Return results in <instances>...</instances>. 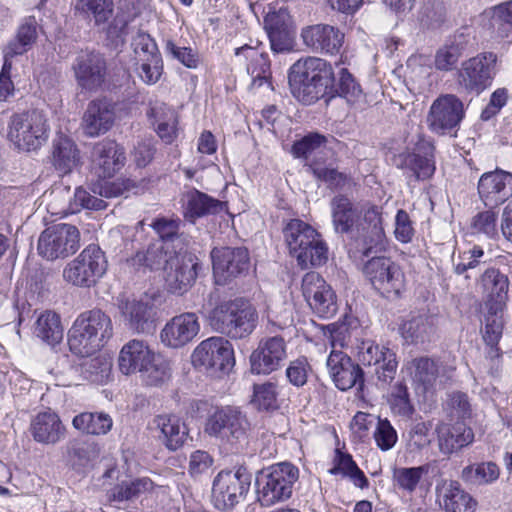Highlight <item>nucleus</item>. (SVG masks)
Wrapping results in <instances>:
<instances>
[{
    "instance_id": "nucleus-4",
    "label": "nucleus",
    "mask_w": 512,
    "mask_h": 512,
    "mask_svg": "<svg viewBox=\"0 0 512 512\" xmlns=\"http://www.w3.org/2000/svg\"><path fill=\"white\" fill-rule=\"evenodd\" d=\"M49 132L46 113L39 109H31L11 115L7 126V139L14 149L31 152L45 145Z\"/></svg>"
},
{
    "instance_id": "nucleus-28",
    "label": "nucleus",
    "mask_w": 512,
    "mask_h": 512,
    "mask_svg": "<svg viewBox=\"0 0 512 512\" xmlns=\"http://www.w3.org/2000/svg\"><path fill=\"white\" fill-rule=\"evenodd\" d=\"M200 325L195 313L187 312L173 317L162 329V342L172 348L183 347L199 333Z\"/></svg>"
},
{
    "instance_id": "nucleus-36",
    "label": "nucleus",
    "mask_w": 512,
    "mask_h": 512,
    "mask_svg": "<svg viewBox=\"0 0 512 512\" xmlns=\"http://www.w3.org/2000/svg\"><path fill=\"white\" fill-rule=\"evenodd\" d=\"M332 223L337 233L347 234L357 228L361 217L360 208L347 196L339 194L331 200Z\"/></svg>"
},
{
    "instance_id": "nucleus-7",
    "label": "nucleus",
    "mask_w": 512,
    "mask_h": 512,
    "mask_svg": "<svg viewBox=\"0 0 512 512\" xmlns=\"http://www.w3.org/2000/svg\"><path fill=\"white\" fill-rule=\"evenodd\" d=\"M192 364L211 376L229 373L235 365L231 343L223 337H210L202 341L193 351Z\"/></svg>"
},
{
    "instance_id": "nucleus-21",
    "label": "nucleus",
    "mask_w": 512,
    "mask_h": 512,
    "mask_svg": "<svg viewBox=\"0 0 512 512\" xmlns=\"http://www.w3.org/2000/svg\"><path fill=\"white\" fill-rule=\"evenodd\" d=\"M106 60L100 53L89 52L79 55L73 71L79 87L87 91H97L106 78Z\"/></svg>"
},
{
    "instance_id": "nucleus-20",
    "label": "nucleus",
    "mask_w": 512,
    "mask_h": 512,
    "mask_svg": "<svg viewBox=\"0 0 512 512\" xmlns=\"http://www.w3.org/2000/svg\"><path fill=\"white\" fill-rule=\"evenodd\" d=\"M327 367L338 389L346 391L356 387L358 391H363L364 371L347 354L333 349L327 359Z\"/></svg>"
},
{
    "instance_id": "nucleus-10",
    "label": "nucleus",
    "mask_w": 512,
    "mask_h": 512,
    "mask_svg": "<svg viewBox=\"0 0 512 512\" xmlns=\"http://www.w3.org/2000/svg\"><path fill=\"white\" fill-rule=\"evenodd\" d=\"M497 55L482 52L462 62L457 73V83L469 94L479 95L489 86L496 75Z\"/></svg>"
},
{
    "instance_id": "nucleus-23",
    "label": "nucleus",
    "mask_w": 512,
    "mask_h": 512,
    "mask_svg": "<svg viewBox=\"0 0 512 512\" xmlns=\"http://www.w3.org/2000/svg\"><path fill=\"white\" fill-rule=\"evenodd\" d=\"M478 194L486 207H496L512 196V174L500 169L484 173L478 181Z\"/></svg>"
},
{
    "instance_id": "nucleus-24",
    "label": "nucleus",
    "mask_w": 512,
    "mask_h": 512,
    "mask_svg": "<svg viewBox=\"0 0 512 512\" xmlns=\"http://www.w3.org/2000/svg\"><path fill=\"white\" fill-rule=\"evenodd\" d=\"M118 308L124 325L136 333H149L154 329V306L148 299H121Z\"/></svg>"
},
{
    "instance_id": "nucleus-63",
    "label": "nucleus",
    "mask_w": 512,
    "mask_h": 512,
    "mask_svg": "<svg viewBox=\"0 0 512 512\" xmlns=\"http://www.w3.org/2000/svg\"><path fill=\"white\" fill-rule=\"evenodd\" d=\"M374 439L382 451L390 450L397 442V433L387 419H379Z\"/></svg>"
},
{
    "instance_id": "nucleus-37",
    "label": "nucleus",
    "mask_w": 512,
    "mask_h": 512,
    "mask_svg": "<svg viewBox=\"0 0 512 512\" xmlns=\"http://www.w3.org/2000/svg\"><path fill=\"white\" fill-rule=\"evenodd\" d=\"M31 433L39 443L55 444L64 437L65 427L59 416L49 410L35 416L31 422Z\"/></svg>"
},
{
    "instance_id": "nucleus-58",
    "label": "nucleus",
    "mask_w": 512,
    "mask_h": 512,
    "mask_svg": "<svg viewBox=\"0 0 512 512\" xmlns=\"http://www.w3.org/2000/svg\"><path fill=\"white\" fill-rule=\"evenodd\" d=\"M502 308L497 309L495 306L490 308L485 318V329L483 339L487 345H497L503 331Z\"/></svg>"
},
{
    "instance_id": "nucleus-33",
    "label": "nucleus",
    "mask_w": 512,
    "mask_h": 512,
    "mask_svg": "<svg viewBox=\"0 0 512 512\" xmlns=\"http://www.w3.org/2000/svg\"><path fill=\"white\" fill-rule=\"evenodd\" d=\"M439 450L444 455H450L458 451L474 440V433L471 428L462 422L453 425L440 423L436 427Z\"/></svg>"
},
{
    "instance_id": "nucleus-44",
    "label": "nucleus",
    "mask_w": 512,
    "mask_h": 512,
    "mask_svg": "<svg viewBox=\"0 0 512 512\" xmlns=\"http://www.w3.org/2000/svg\"><path fill=\"white\" fill-rule=\"evenodd\" d=\"M176 251H171L169 246L163 243H152L146 251L137 252L132 258L134 266H145L151 270L163 269L164 272L170 264V260Z\"/></svg>"
},
{
    "instance_id": "nucleus-22",
    "label": "nucleus",
    "mask_w": 512,
    "mask_h": 512,
    "mask_svg": "<svg viewBox=\"0 0 512 512\" xmlns=\"http://www.w3.org/2000/svg\"><path fill=\"white\" fill-rule=\"evenodd\" d=\"M301 37L305 46L320 54L335 55L344 43V33L328 24H316L302 29Z\"/></svg>"
},
{
    "instance_id": "nucleus-62",
    "label": "nucleus",
    "mask_w": 512,
    "mask_h": 512,
    "mask_svg": "<svg viewBox=\"0 0 512 512\" xmlns=\"http://www.w3.org/2000/svg\"><path fill=\"white\" fill-rule=\"evenodd\" d=\"M461 50L447 43L443 47L439 48L435 55V67L440 71H451L453 70L460 57L462 56Z\"/></svg>"
},
{
    "instance_id": "nucleus-27",
    "label": "nucleus",
    "mask_w": 512,
    "mask_h": 512,
    "mask_svg": "<svg viewBox=\"0 0 512 512\" xmlns=\"http://www.w3.org/2000/svg\"><path fill=\"white\" fill-rule=\"evenodd\" d=\"M413 381L421 384L424 390L433 387L438 381L440 384L447 383L453 376L454 368L439 363L429 357L412 359L407 364Z\"/></svg>"
},
{
    "instance_id": "nucleus-12",
    "label": "nucleus",
    "mask_w": 512,
    "mask_h": 512,
    "mask_svg": "<svg viewBox=\"0 0 512 512\" xmlns=\"http://www.w3.org/2000/svg\"><path fill=\"white\" fill-rule=\"evenodd\" d=\"M250 482L251 476L244 468H239L236 472H219L212 486L211 497L214 506L218 510L234 507L248 492Z\"/></svg>"
},
{
    "instance_id": "nucleus-45",
    "label": "nucleus",
    "mask_w": 512,
    "mask_h": 512,
    "mask_svg": "<svg viewBox=\"0 0 512 512\" xmlns=\"http://www.w3.org/2000/svg\"><path fill=\"white\" fill-rule=\"evenodd\" d=\"M500 476L499 466L492 461L470 464L461 471L460 478L472 486L490 485Z\"/></svg>"
},
{
    "instance_id": "nucleus-57",
    "label": "nucleus",
    "mask_w": 512,
    "mask_h": 512,
    "mask_svg": "<svg viewBox=\"0 0 512 512\" xmlns=\"http://www.w3.org/2000/svg\"><path fill=\"white\" fill-rule=\"evenodd\" d=\"M180 224L181 221L179 218L158 217L154 219L151 227L160 238L158 243L169 246L170 242H174L179 238Z\"/></svg>"
},
{
    "instance_id": "nucleus-64",
    "label": "nucleus",
    "mask_w": 512,
    "mask_h": 512,
    "mask_svg": "<svg viewBox=\"0 0 512 512\" xmlns=\"http://www.w3.org/2000/svg\"><path fill=\"white\" fill-rule=\"evenodd\" d=\"M264 28L266 31L293 30L288 9L281 7L277 11H269L264 18Z\"/></svg>"
},
{
    "instance_id": "nucleus-41",
    "label": "nucleus",
    "mask_w": 512,
    "mask_h": 512,
    "mask_svg": "<svg viewBox=\"0 0 512 512\" xmlns=\"http://www.w3.org/2000/svg\"><path fill=\"white\" fill-rule=\"evenodd\" d=\"M72 426L85 435L103 436L111 431L113 419L102 411H86L74 416Z\"/></svg>"
},
{
    "instance_id": "nucleus-26",
    "label": "nucleus",
    "mask_w": 512,
    "mask_h": 512,
    "mask_svg": "<svg viewBox=\"0 0 512 512\" xmlns=\"http://www.w3.org/2000/svg\"><path fill=\"white\" fill-rule=\"evenodd\" d=\"M283 236L290 255L296 259L301 268H307V259L312 260L313 256H307L303 247L313 243L317 230L300 219H291L283 228Z\"/></svg>"
},
{
    "instance_id": "nucleus-14",
    "label": "nucleus",
    "mask_w": 512,
    "mask_h": 512,
    "mask_svg": "<svg viewBox=\"0 0 512 512\" xmlns=\"http://www.w3.org/2000/svg\"><path fill=\"white\" fill-rule=\"evenodd\" d=\"M435 147L427 139L418 136L412 151H404L394 157V164L417 181L431 178L435 172Z\"/></svg>"
},
{
    "instance_id": "nucleus-16",
    "label": "nucleus",
    "mask_w": 512,
    "mask_h": 512,
    "mask_svg": "<svg viewBox=\"0 0 512 512\" xmlns=\"http://www.w3.org/2000/svg\"><path fill=\"white\" fill-rule=\"evenodd\" d=\"M357 360L359 365L374 366L377 380L384 385L390 384L395 378L398 366L396 354L385 346L363 340L357 346Z\"/></svg>"
},
{
    "instance_id": "nucleus-29",
    "label": "nucleus",
    "mask_w": 512,
    "mask_h": 512,
    "mask_svg": "<svg viewBox=\"0 0 512 512\" xmlns=\"http://www.w3.org/2000/svg\"><path fill=\"white\" fill-rule=\"evenodd\" d=\"M115 106L107 99L91 101L83 115L82 127L86 135L97 137L105 134L114 124Z\"/></svg>"
},
{
    "instance_id": "nucleus-30",
    "label": "nucleus",
    "mask_w": 512,
    "mask_h": 512,
    "mask_svg": "<svg viewBox=\"0 0 512 512\" xmlns=\"http://www.w3.org/2000/svg\"><path fill=\"white\" fill-rule=\"evenodd\" d=\"M124 149L115 141H103L94 146L93 169L100 178L114 176L125 164Z\"/></svg>"
},
{
    "instance_id": "nucleus-11",
    "label": "nucleus",
    "mask_w": 512,
    "mask_h": 512,
    "mask_svg": "<svg viewBox=\"0 0 512 512\" xmlns=\"http://www.w3.org/2000/svg\"><path fill=\"white\" fill-rule=\"evenodd\" d=\"M80 247V232L71 224H57L46 228L38 240V252L47 260L65 258Z\"/></svg>"
},
{
    "instance_id": "nucleus-15",
    "label": "nucleus",
    "mask_w": 512,
    "mask_h": 512,
    "mask_svg": "<svg viewBox=\"0 0 512 512\" xmlns=\"http://www.w3.org/2000/svg\"><path fill=\"white\" fill-rule=\"evenodd\" d=\"M301 290L307 304L317 316L329 319L337 313V296L319 273H306L302 278Z\"/></svg>"
},
{
    "instance_id": "nucleus-35",
    "label": "nucleus",
    "mask_w": 512,
    "mask_h": 512,
    "mask_svg": "<svg viewBox=\"0 0 512 512\" xmlns=\"http://www.w3.org/2000/svg\"><path fill=\"white\" fill-rule=\"evenodd\" d=\"M183 216L186 220L194 222L200 217L216 214L222 210V202L193 188L183 193Z\"/></svg>"
},
{
    "instance_id": "nucleus-53",
    "label": "nucleus",
    "mask_w": 512,
    "mask_h": 512,
    "mask_svg": "<svg viewBox=\"0 0 512 512\" xmlns=\"http://www.w3.org/2000/svg\"><path fill=\"white\" fill-rule=\"evenodd\" d=\"M35 333L50 345L59 343L63 338V327L59 315L51 311L42 313L37 319Z\"/></svg>"
},
{
    "instance_id": "nucleus-38",
    "label": "nucleus",
    "mask_w": 512,
    "mask_h": 512,
    "mask_svg": "<svg viewBox=\"0 0 512 512\" xmlns=\"http://www.w3.org/2000/svg\"><path fill=\"white\" fill-rule=\"evenodd\" d=\"M440 505L445 512H475L477 502L457 481L444 483L440 489Z\"/></svg>"
},
{
    "instance_id": "nucleus-60",
    "label": "nucleus",
    "mask_w": 512,
    "mask_h": 512,
    "mask_svg": "<svg viewBox=\"0 0 512 512\" xmlns=\"http://www.w3.org/2000/svg\"><path fill=\"white\" fill-rule=\"evenodd\" d=\"M137 72L146 84H155L162 74L161 56H151L136 61Z\"/></svg>"
},
{
    "instance_id": "nucleus-48",
    "label": "nucleus",
    "mask_w": 512,
    "mask_h": 512,
    "mask_svg": "<svg viewBox=\"0 0 512 512\" xmlns=\"http://www.w3.org/2000/svg\"><path fill=\"white\" fill-rule=\"evenodd\" d=\"M147 115L153 118V125H156V132L166 143H171L176 136V115L173 110L164 104L152 107Z\"/></svg>"
},
{
    "instance_id": "nucleus-9",
    "label": "nucleus",
    "mask_w": 512,
    "mask_h": 512,
    "mask_svg": "<svg viewBox=\"0 0 512 512\" xmlns=\"http://www.w3.org/2000/svg\"><path fill=\"white\" fill-rule=\"evenodd\" d=\"M362 271L372 287L385 298H397L404 288V273L389 257H371L364 264Z\"/></svg>"
},
{
    "instance_id": "nucleus-8",
    "label": "nucleus",
    "mask_w": 512,
    "mask_h": 512,
    "mask_svg": "<svg viewBox=\"0 0 512 512\" xmlns=\"http://www.w3.org/2000/svg\"><path fill=\"white\" fill-rule=\"evenodd\" d=\"M107 260L99 246H87L63 270V278L79 287H91L105 274Z\"/></svg>"
},
{
    "instance_id": "nucleus-55",
    "label": "nucleus",
    "mask_w": 512,
    "mask_h": 512,
    "mask_svg": "<svg viewBox=\"0 0 512 512\" xmlns=\"http://www.w3.org/2000/svg\"><path fill=\"white\" fill-rule=\"evenodd\" d=\"M130 21L131 19L128 15L122 12H117L115 15L113 14L112 18L107 22V24L98 28L101 29L103 33H105L107 39L112 44L118 46L119 44H123L125 42Z\"/></svg>"
},
{
    "instance_id": "nucleus-51",
    "label": "nucleus",
    "mask_w": 512,
    "mask_h": 512,
    "mask_svg": "<svg viewBox=\"0 0 512 512\" xmlns=\"http://www.w3.org/2000/svg\"><path fill=\"white\" fill-rule=\"evenodd\" d=\"M140 377L149 386H160L171 378L170 362L152 353L149 362L141 369Z\"/></svg>"
},
{
    "instance_id": "nucleus-34",
    "label": "nucleus",
    "mask_w": 512,
    "mask_h": 512,
    "mask_svg": "<svg viewBox=\"0 0 512 512\" xmlns=\"http://www.w3.org/2000/svg\"><path fill=\"white\" fill-rule=\"evenodd\" d=\"M154 351L143 340L132 339L123 345L118 356V368L124 375L139 373Z\"/></svg>"
},
{
    "instance_id": "nucleus-42",
    "label": "nucleus",
    "mask_w": 512,
    "mask_h": 512,
    "mask_svg": "<svg viewBox=\"0 0 512 512\" xmlns=\"http://www.w3.org/2000/svg\"><path fill=\"white\" fill-rule=\"evenodd\" d=\"M235 55H244L246 58L253 60L252 63L247 66V71L252 77V87H261L264 83H268V86H270V62L263 52H258L257 47L245 44L236 48Z\"/></svg>"
},
{
    "instance_id": "nucleus-25",
    "label": "nucleus",
    "mask_w": 512,
    "mask_h": 512,
    "mask_svg": "<svg viewBox=\"0 0 512 512\" xmlns=\"http://www.w3.org/2000/svg\"><path fill=\"white\" fill-rule=\"evenodd\" d=\"M361 217L358 220L357 231L363 235L367 245L363 254L369 257L372 250L383 249L385 231L383 227L382 208L376 205H365L360 208Z\"/></svg>"
},
{
    "instance_id": "nucleus-61",
    "label": "nucleus",
    "mask_w": 512,
    "mask_h": 512,
    "mask_svg": "<svg viewBox=\"0 0 512 512\" xmlns=\"http://www.w3.org/2000/svg\"><path fill=\"white\" fill-rule=\"evenodd\" d=\"M132 46L136 61L142 60V58H150L151 56H160L156 42L144 31L140 30L137 32L133 38Z\"/></svg>"
},
{
    "instance_id": "nucleus-19",
    "label": "nucleus",
    "mask_w": 512,
    "mask_h": 512,
    "mask_svg": "<svg viewBox=\"0 0 512 512\" xmlns=\"http://www.w3.org/2000/svg\"><path fill=\"white\" fill-rule=\"evenodd\" d=\"M200 263L198 258L188 252H177L170 260L165 271V279L169 290L175 294H183L195 283Z\"/></svg>"
},
{
    "instance_id": "nucleus-3",
    "label": "nucleus",
    "mask_w": 512,
    "mask_h": 512,
    "mask_svg": "<svg viewBox=\"0 0 512 512\" xmlns=\"http://www.w3.org/2000/svg\"><path fill=\"white\" fill-rule=\"evenodd\" d=\"M113 335L110 317L99 309L81 313L68 331L70 351L89 357L99 351Z\"/></svg>"
},
{
    "instance_id": "nucleus-54",
    "label": "nucleus",
    "mask_w": 512,
    "mask_h": 512,
    "mask_svg": "<svg viewBox=\"0 0 512 512\" xmlns=\"http://www.w3.org/2000/svg\"><path fill=\"white\" fill-rule=\"evenodd\" d=\"M309 169L313 175L325 182L328 188L333 190H343L351 187L352 179L345 173L339 172L334 168H328L319 164H310Z\"/></svg>"
},
{
    "instance_id": "nucleus-2",
    "label": "nucleus",
    "mask_w": 512,
    "mask_h": 512,
    "mask_svg": "<svg viewBox=\"0 0 512 512\" xmlns=\"http://www.w3.org/2000/svg\"><path fill=\"white\" fill-rule=\"evenodd\" d=\"M288 80L291 93L298 101L310 105L325 98L328 102L333 68L318 57L302 58L291 66Z\"/></svg>"
},
{
    "instance_id": "nucleus-52",
    "label": "nucleus",
    "mask_w": 512,
    "mask_h": 512,
    "mask_svg": "<svg viewBox=\"0 0 512 512\" xmlns=\"http://www.w3.org/2000/svg\"><path fill=\"white\" fill-rule=\"evenodd\" d=\"M422 29L438 30L447 21V8L441 0H428L423 4L418 15Z\"/></svg>"
},
{
    "instance_id": "nucleus-43",
    "label": "nucleus",
    "mask_w": 512,
    "mask_h": 512,
    "mask_svg": "<svg viewBox=\"0 0 512 512\" xmlns=\"http://www.w3.org/2000/svg\"><path fill=\"white\" fill-rule=\"evenodd\" d=\"M481 286L493 306L497 309L502 308L507 300L509 281L505 274L498 269L489 268L481 276Z\"/></svg>"
},
{
    "instance_id": "nucleus-50",
    "label": "nucleus",
    "mask_w": 512,
    "mask_h": 512,
    "mask_svg": "<svg viewBox=\"0 0 512 512\" xmlns=\"http://www.w3.org/2000/svg\"><path fill=\"white\" fill-rule=\"evenodd\" d=\"M75 9L94 21L95 27L107 24L114 14V0H79Z\"/></svg>"
},
{
    "instance_id": "nucleus-1",
    "label": "nucleus",
    "mask_w": 512,
    "mask_h": 512,
    "mask_svg": "<svg viewBox=\"0 0 512 512\" xmlns=\"http://www.w3.org/2000/svg\"><path fill=\"white\" fill-rule=\"evenodd\" d=\"M216 332L232 339L249 336L256 328V309L242 298L220 301L217 290L211 291L198 310Z\"/></svg>"
},
{
    "instance_id": "nucleus-40",
    "label": "nucleus",
    "mask_w": 512,
    "mask_h": 512,
    "mask_svg": "<svg viewBox=\"0 0 512 512\" xmlns=\"http://www.w3.org/2000/svg\"><path fill=\"white\" fill-rule=\"evenodd\" d=\"M37 39V21L35 17L25 18L17 33L3 48V57L13 59L26 53Z\"/></svg>"
},
{
    "instance_id": "nucleus-49",
    "label": "nucleus",
    "mask_w": 512,
    "mask_h": 512,
    "mask_svg": "<svg viewBox=\"0 0 512 512\" xmlns=\"http://www.w3.org/2000/svg\"><path fill=\"white\" fill-rule=\"evenodd\" d=\"M330 87L332 89L329 91L328 101L336 96H340L345 98L348 102H354L362 93L360 85L346 68L339 69L337 78L333 72V82Z\"/></svg>"
},
{
    "instance_id": "nucleus-56",
    "label": "nucleus",
    "mask_w": 512,
    "mask_h": 512,
    "mask_svg": "<svg viewBox=\"0 0 512 512\" xmlns=\"http://www.w3.org/2000/svg\"><path fill=\"white\" fill-rule=\"evenodd\" d=\"M427 472L428 468L426 466L395 468L393 480L400 489L412 493L415 491L422 476Z\"/></svg>"
},
{
    "instance_id": "nucleus-6",
    "label": "nucleus",
    "mask_w": 512,
    "mask_h": 512,
    "mask_svg": "<svg viewBox=\"0 0 512 512\" xmlns=\"http://www.w3.org/2000/svg\"><path fill=\"white\" fill-rule=\"evenodd\" d=\"M250 423L237 407L225 406L210 414L204 432L223 444L236 446L247 439Z\"/></svg>"
},
{
    "instance_id": "nucleus-13",
    "label": "nucleus",
    "mask_w": 512,
    "mask_h": 512,
    "mask_svg": "<svg viewBox=\"0 0 512 512\" xmlns=\"http://www.w3.org/2000/svg\"><path fill=\"white\" fill-rule=\"evenodd\" d=\"M464 114V105L457 96L442 95L433 101L427 116V124L431 131L439 135L448 134L455 137Z\"/></svg>"
},
{
    "instance_id": "nucleus-47",
    "label": "nucleus",
    "mask_w": 512,
    "mask_h": 512,
    "mask_svg": "<svg viewBox=\"0 0 512 512\" xmlns=\"http://www.w3.org/2000/svg\"><path fill=\"white\" fill-rule=\"evenodd\" d=\"M79 372L84 380L103 385L111 379L112 361L105 356L86 359L79 365Z\"/></svg>"
},
{
    "instance_id": "nucleus-32",
    "label": "nucleus",
    "mask_w": 512,
    "mask_h": 512,
    "mask_svg": "<svg viewBox=\"0 0 512 512\" xmlns=\"http://www.w3.org/2000/svg\"><path fill=\"white\" fill-rule=\"evenodd\" d=\"M152 429L159 433V440L170 451L182 447L188 437L185 423L174 414L155 416L152 420Z\"/></svg>"
},
{
    "instance_id": "nucleus-18",
    "label": "nucleus",
    "mask_w": 512,
    "mask_h": 512,
    "mask_svg": "<svg viewBox=\"0 0 512 512\" xmlns=\"http://www.w3.org/2000/svg\"><path fill=\"white\" fill-rule=\"evenodd\" d=\"M287 358V343L282 336H268L259 341L250 355L253 374L268 375L276 371Z\"/></svg>"
},
{
    "instance_id": "nucleus-31",
    "label": "nucleus",
    "mask_w": 512,
    "mask_h": 512,
    "mask_svg": "<svg viewBox=\"0 0 512 512\" xmlns=\"http://www.w3.org/2000/svg\"><path fill=\"white\" fill-rule=\"evenodd\" d=\"M482 17L488 20L484 27L493 41L512 42V0L485 9Z\"/></svg>"
},
{
    "instance_id": "nucleus-5",
    "label": "nucleus",
    "mask_w": 512,
    "mask_h": 512,
    "mask_svg": "<svg viewBox=\"0 0 512 512\" xmlns=\"http://www.w3.org/2000/svg\"><path fill=\"white\" fill-rule=\"evenodd\" d=\"M299 471L291 463L283 462L259 471L255 485L257 499L262 506H271L285 501L292 495Z\"/></svg>"
},
{
    "instance_id": "nucleus-17",
    "label": "nucleus",
    "mask_w": 512,
    "mask_h": 512,
    "mask_svg": "<svg viewBox=\"0 0 512 512\" xmlns=\"http://www.w3.org/2000/svg\"><path fill=\"white\" fill-rule=\"evenodd\" d=\"M215 281L224 285L248 271L250 258L245 247H220L211 251Z\"/></svg>"
},
{
    "instance_id": "nucleus-46",
    "label": "nucleus",
    "mask_w": 512,
    "mask_h": 512,
    "mask_svg": "<svg viewBox=\"0 0 512 512\" xmlns=\"http://www.w3.org/2000/svg\"><path fill=\"white\" fill-rule=\"evenodd\" d=\"M403 338L410 343L429 341L434 333V319L427 315H417L405 321L401 328Z\"/></svg>"
},
{
    "instance_id": "nucleus-59",
    "label": "nucleus",
    "mask_w": 512,
    "mask_h": 512,
    "mask_svg": "<svg viewBox=\"0 0 512 512\" xmlns=\"http://www.w3.org/2000/svg\"><path fill=\"white\" fill-rule=\"evenodd\" d=\"M277 391L272 382L254 384L252 403L258 408L268 410L276 407Z\"/></svg>"
},
{
    "instance_id": "nucleus-39",
    "label": "nucleus",
    "mask_w": 512,
    "mask_h": 512,
    "mask_svg": "<svg viewBox=\"0 0 512 512\" xmlns=\"http://www.w3.org/2000/svg\"><path fill=\"white\" fill-rule=\"evenodd\" d=\"M52 163L55 169L69 174L80 163V151L75 142L65 135H58L52 146Z\"/></svg>"
}]
</instances>
